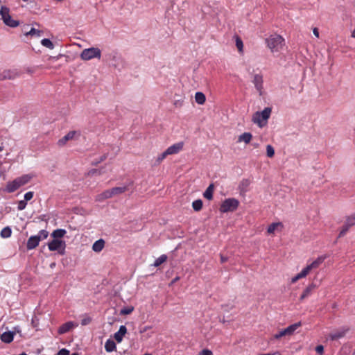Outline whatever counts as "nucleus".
<instances>
[{"label": "nucleus", "instance_id": "f257e3e1", "mask_svg": "<svg viewBox=\"0 0 355 355\" xmlns=\"http://www.w3.org/2000/svg\"><path fill=\"white\" fill-rule=\"evenodd\" d=\"M324 257H319L311 263L307 265L300 273L291 279V283L294 284L299 279L306 277L311 270L318 268L324 261Z\"/></svg>", "mask_w": 355, "mask_h": 355}, {"label": "nucleus", "instance_id": "f03ea898", "mask_svg": "<svg viewBox=\"0 0 355 355\" xmlns=\"http://www.w3.org/2000/svg\"><path fill=\"white\" fill-rule=\"evenodd\" d=\"M268 48L272 51H278L282 48L284 39L279 35H272L266 40Z\"/></svg>", "mask_w": 355, "mask_h": 355}, {"label": "nucleus", "instance_id": "7ed1b4c3", "mask_svg": "<svg viewBox=\"0 0 355 355\" xmlns=\"http://www.w3.org/2000/svg\"><path fill=\"white\" fill-rule=\"evenodd\" d=\"M272 112L271 107H265L261 112H256L252 116V121L257 123L259 127H263L262 121H267Z\"/></svg>", "mask_w": 355, "mask_h": 355}, {"label": "nucleus", "instance_id": "20e7f679", "mask_svg": "<svg viewBox=\"0 0 355 355\" xmlns=\"http://www.w3.org/2000/svg\"><path fill=\"white\" fill-rule=\"evenodd\" d=\"M239 201L234 198H227L220 205V211L223 213L234 211L239 207Z\"/></svg>", "mask_w": 355, "mask_h": 355}, {"label": "nucleus", "instance_id": "39448f33", "mask_svg": "<svg viewBox=\"0 0 355 355\" xmlns=\"http://www.w3.org/2000/svg\"><path fill=\"white\" fill-rule=\"evenodd\" d=\"M101 55V50L97 47H91L84 49L81 54L80 58L83 60H89L92 58H100Z\"/></svg>", "mask_w": 355, "mask_h": 355}, {"label": "nucleus", "instance_id": "423d86ee", "mask_svg": "<svg viewBox=\"0 0 355 355\" xmlns=\"http://www.w3.org/2000/svg\"><path fill=\"white\" fill-rule=\"evenodd\" d=\"M65 246V242L60 239H53L48 243L49 250H58L60 254H64Z\"/></svg>", "mask_w": 355, "mask_h": 355}, {"label": "nucleus", "instance_id": "0eeeda50", "mask_svg": "<svg viewBox=\"0 0 355 355\" xmlns=\"http://www.w3.org/2000/svg\"><path fill=\"white\" fill-rule=\"evenodd\" d=\"M349 329L348 327H343L339 330H337L334 332H332L329 334V338L332 340H336L339 338L344 337L346 334L349 331Z\"/></svg>", "mask_w": 355, "mask_h": 355}, {"label": "nucleus", "instance_id": "6e6552de", "mask_svg": "<svg viewBox=\"0 0 355 355\" xmlns=\"http://www.w3.org/2000/svg\"><path fill=\"white\" fill-rule=\"evenodd\" d=\"M18 76L17 72L12 70H4L0 73V80H13Z\"/></svg>", "mask_w": 355, "mask_h": 355}, {"label": "nucleus", "instance_id": "1a4fd4ad", "mask_svg": "<svg viewBox=\"0 0 355 355\" xmlns=\"http://www.w3.org/2000/svg\"><path fill=\"white\" fill-rule=\"evenodd\" d=\"M255 88L259 92L260 95L263 89V76L261 74H255L252 80Z\"/></svg>", "mask_w": 355, "mask_h": 355}, {"label": "nucleus", "instance_id": "9d476101", "mask_svg": "<svg viewBox=\"0 0 355 355\" xmlns=\"http://www.w3.org/2000/svg\"><path fill=\"white\" fill-rule=\"evenodd\" d=\"M183 148V142L176 143L169 146L166 150V153L169 155H174L179 153Z\"/></svg>", "mask_w": 355, "mask_h": 355}, {"label": "nucleus", "instance_id": "9b49d317", "mask_svg": "<svg viewBox=\"0 0 355 355\" xmlns=\"http://www.w3.org/2000/svg\"><path fill=\"white\" fill-rule=\"evenodd\" d=\"M74 327L75 324L73 322H67L64 323L59 327L58 332L60 335L64 334L71 331Z\"/></svg>", "mask_w": 355, "mask_h": 355}, {"label": "nucleus", "instance_id": "f8f14e48", "mask_svg": "<svg viewBox=\"0 0 355 355\" xmlns=\"http://www.w3.org/2000/svg\"><path fill=\"white\" fill-rule=\"evenodd\" d=\"M19 188L18 182L16 179L13 181L8 182L6 184V187L3 189V191L7 193H12L17 190Z\"/></svg>", "mask_w": 355, "mask_h": 355}, {"label": "nucleus", "instance_id": "ddd939ff", "mask_svg": "<svg viewBox=\"0 0 355 355\" xmlns=\"http://www.w3.org/2000/svg\"><path fill=\"white\" fill-rule=\"evenodd\" d=\"M40 243V238L36 237V236H31L27 241L26 248L27 250H33L35 249Z\"/></svg>", "mask_w": 355, "mask_h": 355}, {"label": "nucleus", "instance_id": "4468645a", "mask_svg": "<svg viewBox=\"0 0 355 355\" xmlns=\"http://www.w3.org/2000/svg\"><path fill=\"white\" fill-rule=\"evenodd\" d=\"M77 133L76 131H69L66 135H64L62 138L60 139L58 141V144L60 146H62L66 144V143L72 139L76 134Z\"/></svg>", "mask_w": 355, "mask_h": 355}, {"label": "nucleus", "instance_id": "2eb2a0df", "mask_svg": "<svg viewBox=\"0 0 355 355\" xmlns=\"http://www.w3.org/2000/svg\"><path fill=\"white\" fill-rule=\"evenodd\" d=\"M127 333V328L124 325H121L119 329L114 335V338L117 343H121L123 340V336Z\"/></svg>", "mask_w": 355, "mask_h": 355}, {"label": "nucleus", "instance_id": "dca6fc26", "mask_svg": "<svg viewBox=\"0 0 355 355\" xmlns=\"http://www.w3.org/2000/svg\"><path fill=\"white\" fill-rule=\"evenodd\" d=\"M282 229V223H271L267 229V233L268 234H274L275 231L280 232Z\"/></svg>", "mask_w": 355, "mask_h": 355}, {"label": "nucleus", "instance_id": "f3484780", "mask_svg": "<svg viewBox=\"0 0 355 355\" xmlns=\"http://www.w3.org/2000/svg\"><path fill=\"white\" fill-rule=\"evenodd\" d=\"M302 324L300 322H296L295 324H293L290 326H288L287 328L284 329V332L286 336H291L293 334V333L300 327H301Z\"/></svg>", "mask_w": 355, "mask_h": 355}, {"label": "nucleus", "instance_id": "a211bd4d", "mask_svg": "<svg viewBox=\"0 0 355 355\" xmlns=\"http://www.w3.org/2000/svg\"><path fill=\"white\" fill-rule=\"evenodd\" d=\"M33 176L30 174L23 175L21 177L15 178L18 182L19 187L25 185L32 179Z\"/></svg>", "mask_w": 355, "mask_h": 355}, {"label": "nucleus", "instance_id": "6ab92c4d", "mask_svg": "<svg viewBox=\"0 0 355 355\" xmlns=\"http://www.w3.org/2000/svg\"><path fill=\"white\" fill-rule=\"evenodd\" d=\"M14 333L11 331H6L1 335V340L5 343H10L13 340Z\"/></svg>", "mask_w": 355, "mask_h": 355}, {"label": "nucleus", "instance_id": "aec40b11", "mask_svg": "<svg viewBox=\"0 0 355 355\" xmlns=\"http://www.w3.org/2000/svg\"><path fill=\"white\" fill-rule=\"evenodd\" d=\"M3 23L10 27L15 28L19 25V21L13 19L10 15H7V17L3 19Z\"/></svg>", "mask_w": 355, "mask_h": 355}, {"label": "nucleus", "instance_id": "412c9836", "mask_svg": "<svg viewBox=\"0 0 355 355\" xmlns=\"http://www.w3.org/2000/svg\"><path fill=\"white\" fill-rule=\"evenodd\" d=\"M315 288V285L314 284H311L309 285L303 291L302 294L301 295L300 300L302 301L304 300L305 298L308 297L309 295H311L313 290Z\"/></svg>", "mask_w": 355, "mask_h": 355}, {"label": "nucleus", "instance_id": "4be33fe9", "mask_svg": "<svg viewBox=\"0 0 355 355\" xmlns=\"http://www.w3.org/2000/svg\"><path fill=\"white\" fill-rule=\"evenodd\" d=\"M112 197L110 189H107L102 192L101 193L96 196V200L98 202L103 201L105 199H108Z\"/></svg>", "mask_w": 355, "mask_h": 355}, {"label": "nucleus", "instance_id": "5701e85b", "mask_svg": "<svg viewBox=\"0 0 355 355\" xmlns=\"http://www.w3.org/2000/svg\"><path fill=\"white\" fill-rule=\"evenodd\" d=\"M252 138V135L250 132H244L238 138V142L243 141L248 144L250 142Z\"/></svg>", "mask_w": 355, "mask_h": 355}, {"label": "nucleus", "instance_id": "b1692460", "mask_svg": "<svg viewBox=\"0 0 355 355\" xmlns=\"http://www.w3.org/2000/svg\"><path fill=\"white\" fill-rule=\"evenodd\" d=\"M105 245V241L103 239H99L94 242V243L92 245V250L94 252H101Z\"/></svg>", "mask_w": 355, "mask_h": 355}, {"label": "nucleus", "instance_id": "393cba45", "mask_svg": "<svg viewBox=\"0 0 355 355\" xmlns=\"http://www.w3.org/2000/svg\"><path fill=\"white\" fill-rule=\"evenodd\" d=\"M128 189V187L127 186H123V187H113L110 189V191H111V194L113 196H116V195L123 193L125 191H126Z\"/></svg>", "mask_w": 355, "mask_h": 355}, {"label": "nucleus", "instance_id": "a878e982", "mask_svg": "<svg viewBox=\"0 0 355 355\" xmlns=\"http://www.w3.org/2000/svg\"><path fill=\"white\" fill-rule=\"evenodd\" d=\"M214 189V184H210L204 192L203 196L207 200H211L213 198Z\"/></svg>", "mask_w": 355, "mask_h": 355}, {"label": "nucleus", "instance_id": "bb28decb", "mask_svg": "<svg viewBox=\"0 0 355 355\" xmlns=\"http://www.w3.org/2000/svg\"><path fill=\"white\" fill-rule=\"evenodd\" d=\"M196 102L199 105H203L206 101L205 95L200 92H198L195 94Z\"/></svg>", "mask_w": 355, "mask_h": 355}, {"label": "nucleus", "instance_id": "cd10ccee", "mask_svg": "<svg viewBox=\"0 0 355 355\" xmlns=\"http://www.w3.org/2000/svg\"><path fill=\"white\" fill-rule=\"evenodd\" d=\"M43 34L42 31L37 30L35 28H31L28 32H26L25 35L26 36H35V37H40Z\"/></svg>", "mask_w": 355, "mask_h": 355}, {"label": "nucleus", "instance_id": "c85d7f7f", "mask_svg": "<svg viewBox=\"0 0 355 355\" xmlns=\"http://www.w3.org/2000/svg\"><path fill=\"white\" fill-rule=\"evenodd\" d=\"M116 347V344L113 340L109 339L105 342V349L107 352H113Z\"/></svg>", "mask_w": 355, "mask_h": 355}, {"label": "nucleus", "instance_id": "c756f323", "mask_svg": "<svg viewBox=\"0 0 355 355\" xmlns=\"http://www.w3.org/2000/svg\"><path fill=\"white\" fill-rule=\"evenodd\" d=\"M66 234V231L63 229H57L53 232L51 236L54 239H58L62 238Z\"/></svg>", "mask_w": 355, "mask_h": 355}, {"label": "nucleus", "instance_id": "7c9ffc66", "mask_svg": "<svg viewBox=\"0 0 355 355\" xmlns=\"http://www.w3.org/2000/svg\"><path fill=\"white\" fill-rule=\"evenodd\" d=\"M202 205H203L202 200L200 199H198L193 202L192 207L195 211H198L202 209Z\"/></svg>", "mask_w": 355, "mask_h": 355}, {"label": "nucleus", "instance_id": "2f4dec72", "mask_svg": "<svg viewBox=\"0 0 355 355\" xmlns=\"http://www.w3.org/2000/svg\"><path fill=\"white\" fill-rule=\"evenodd\" d=\"M167 256L166 254H162L159 257H158L154 262L153 266L158 267L163 263L166 262L167 260Z\"/></svg>", "mask_w": 355, "mask_h": 355}, {"label": "nucleus", "instance_id": "473e14b6", "mask_svg": "<svg viewBox=\"0 0 355 355\" xmlns=\"http://www.w3.org/2000/svg\"><path fill=\"white\" fill-rule=\"evenodd\" d=\"M354 223H347L345 224L341 229L339 234H338V238H340V237H343L344 236L347 232L349 231V230L350 229V227L352 226V225H354Z\"/></svg>", "mask_w": 355, "mask_h": 355}, {"label": "nucleus", "instance_id": "72a5a7b5", "mask_svg": "<svg viewBox=\"0 0 355 355\" xmlns=\"http://www.w3.org/2000/svg\"><path fill=\"white\" fill-rule=\"evenodd\" d=\"M11 229L10 227H6L1 231V236L2 238H9L11 236Z\"/></svg>", "mask_w": 355, "mask_h": 355}, {"label": "nucleus", "instance_id": "f704fd0d", "mask_svg": "<svg viewBox=\"0 0 355 355\" xmlns=\"http://www.w3.org/2000/svg\"><path fill=\"white\" fill-rule=\"evenodd\" d=\"M41 44L46 47V48H49V49H53L54 48V44H53V42L48 38H44L43 40H42L41 41Z\"/></svg>", "mask_w": 355, "mask_h": 355}, {"label": "nucleus", "instance_id": "c9c22d12", "mask_svg": "<svg viewBox=\"0 0 355 355\" xmlns=\"http://www.w3.org/2000/svg\"><path fill=\"white\" fill-rule=\"evenodd\" d=\"M10 10L6 6H1L0 10V15H1V19H4L7 17V15H10L9 14Z\"/></svg>", "mask_w": 355, "mask_h": 355}, {"label": "nucleus", "instance_id": "e433bc0d", "mask_svg": "<svg viewBox=\"0 0 355 355\" xmlns=\"http://www.w3.org/2000/svg\"><path fill=\"white\" fill-rule=\"evenodd\" d=\"M41 220L42 222H49V220H51V222H55L56 218H55L52 214H45L42 216Z\"/></svg>", "mask_w": 355, "mask_h": 355}, {"label": "nucleus", "instance_id": "4c0bfd02", "mask_svg": "<svg viewBox=\"0 0 355 355\" xmlns=\"http://www.w3.org/2000/svg\"><path fill=\"white\" fill-rule=\"evenodd\" d=\"M49 232L46 230H41L39 233L35 235L36 237L40 238V241L46 239L48 237Z\"/></svg>", "mask_w": 355, "mask_h": 355}, {"label": "nucleus", "instance_id": "58836bf2", "mask_svg": "<svg viewBox=\"0 0 355 355\" xmlns=\"http://www.w3.org/2000/svg\"><path fill=\"white\" fill-rule=\"evenodd\" d=\"M236 46L239 52L243 51V43L242 40L239 36H236Z\"/></svg>", "mask_w": 355, "mask_h": 355}, {"label": "nucleus", "instance_id": "ea45409f", "mask_svg": "<svg viewBox=\"0 0 355 355\" xmlns=\"http://www.w3.org/2000/svg\"><path fill=\"white\" fill-rule=\"evenodd\" d=\"M266 155L268 157H272L275 155V149L271 145L266 146Z\"/></svg>", "mask_w": 355, "mask_h": 355}, {"label": "nucleus", "instance_id": "a19ab883", "mask_svg": "<svg viewBox=\"0 0 355 355\" xmlns=\"http://www.w3.org/2000/svg\"><path fill=\"white\" fill-rule=\"evenodd\" d=\"M112 64L113 66H114L115 67H117V65H118L119 61L122 62L121 58L120 56L117 55L116 54L112 55Z\"/></svg>", "mask_w": 355, "mask_h": 355}, {"label": "nucleus", "instance_id": "79ce46f5", "mask_svg": "<svg viewBox=\"0 0 355 355\" xmlns=\"http://www.w3.org/2000/svg\"><path fill=\"white\" fill-rule=\"evenodd\" d=\"M107 157V154H104L102 156H101L98 159H96V160L93 161L92 164L93 166H97L98 164L105 161Z\"/></svg>", "mask_w": 355, "mask_h": 355}, {"label": "nucleus", "instance_id": "37998d69", "mask_svg": "<svg viewBox=\"0 0 355 355\" xmlns=\"http://www.w3.org/2000/svg\"><path fill=\"white\" fill-rule=\"evenodd\" d=\"M101 174H102L101 169L93 168V169L89 170V172H88V175H89V176H92V175H100Z\"/></svg>", "mask_w": 355, "mask_h": 355}, {"label": "nucleus", "instance_id": "c03bdc74", "mask_svg": "<svg viewBox=\"0 0 355 355\" xmlns=\"http://www.w3.org/2000/svg\"><path fill=\"white\" fill-rule=\"evenodd\" d=\"M133 310H134V308L132 306L124 308L121 310V315H128V314H130L133 311Z\"/></svg>", "mask_w": 355, "mask_h": 355}, {"label": "nucleus", "instance_id": "a18cd8bd", "mask_svg": "<svg viewBox=\"0 0 355 355\" xmlns=\"http://www.w3.org/2000/svg\"><path fill=\"white\" fill-rule=\"evenodd\" d=\"M167 155H168L166 153V151L165 150L164 152H163L162 154H160L157 157L156 162L157 164H159L160 162H162L166 157Z\"/></svg>", "mask_w": 355, "mask_h": 355}, {"label": "nucleus", "instance_id": "49530a36", "mask_svg": "<svg viewBox=\"0 0 355 355\" xmlns=\"http://www.w3.org/2000/svg\"><path fill=\"white\" fill-rule=\"evenodd\" d=\"M33 197V191H28L25 193L24 195V200L26 202L31 200Z\"/></svg>", "mask_w": 355, "mask_h": 355}, {"label": "nucleus", "instance_id": "de8ad7c7", "mask_svg": "<svg viewBox=\"0 0 355 355\" xmlns=\"http://www.w3.org/2000/svg\"><path fill=\"white\" fill-rule=\"evenodd\" d=\"M283 336H286V334H285V332H284V329L281 330V331H279L277 334H275V335L273 336L274 338H275V339H277V340H278V339L281 338H282V337H283Z\"/></svg>", "mask_w": 355, "mask_h": 355}, {"label": "nucleus", "instance_id": "09e8293b", "mask_svg": "<svg viewBox=\"0 0 355 355\" xmlns=\"http://www.w3.org/2000/svg\"><path fill=\"white\" fill-rule=\"evenodd\" d=\"M26 205H27V202H26V200H22L19 201L18 209H19V210L24 209L26 207Z\"/></svg>", "mask_w": 355, "mask_h": 355}, {"label": "nucleus", "instance_id": "8fccbe9b", "mask_svg": "<svg viewBox=\"0 0 355 355\" xmlns=\"http://www.w3.org/2000/svg\"><path fill=\"white\" fill-rule=\"evenodd\" d=\"M315 352L320 354V355H322L323 352H324V347L322 345H318L316 347H315Z\"/></svg>", "mask_w": 355, "mask_h": 355}, {"label": "nucleus", "instance_id": "3c124183", "mask_svg": "<svg viewBox=\"0 0 355 355\" xmlns=\"http://www.w3.org/2000/svg\"><path fill=\"white\" fill-rule=\"evenodd\" d=\"M57 355H69V351L67 349L63 348L58 352Z\"/></svg>", "mask_w": 355, "mask_h": 355}, {"label": "nucleus", "instance_id": "603ef678", "mask_svg": "<svg viewBox=\"0 0 355 355\" xmlns=\"http://www.w3.org/2000/svg\"><path fill=\"white\" fill-rule=\"evenodd\" d=\"M198 355H213V353L211 350L205 349Z\"/></svg>", "mask_w": 355, "mask_h": 355}, {"label": "nucleus", "instance_id": "864d4df0", "mask_svg": "<svg viewBox=\"0 0 355 355\" xmlns=\"http://www.w3.org/2000/svg\"><path fill=\"white\" fill-rule=\"evenodd\" d=\"M353 220H355V213L347 216L346 218V222H352Z\"/></svg>", "mask_w": 355, "mask_h": 355}, {"label": "nucleus", "instance_id": "5fc2aeb1", "mask_svg": "<svg viewBox=\"0 0 355 355\" xmlns=\"http://www.w3.org/2000/svg\"><path fill=\"white\" fill-rule=\"evenodd\" d=\"M91 322V318H84L81 321V324L82 325H87L88 324H89Z\"/></svg>", "mask_w": 355, "mask_h": 355}, {"label": "nucleus", "instance_id": "6e6d98bb", "mask_svg": "<svg viewBox=\"0 0 355 355\" xmlns=\"http://www.w3.org/2000/svg\"><path fill=\"white\" fill-rule=\"evenodd\" d=\"M250 184V182L248 180H243L241 183V186L242 187H248V185Z\"/></svg>", "mask_w": 355, "mask_h": 355}, {"label": "nucleus", "instance_id": "4d7b16f0", "mask_svg": "<svg viewBox=\"0 0 355 355\" xmlns=\"http://www.w3.org/2000/svg\"><path fill=\"white\" fill-rule=\"evenodd\" d=\"M151 328H152V327H150V326H146L143 329H140V333H144L146 331L150 329Z\"/></svg>", "mask_w": 355, "mask_h": 355}, {"label": "nucleus", "instance_id": "13d9d810", "mask_svg": "<svg viewBox=\"0 0 355 355\" xmlns=\"http://www.w3.org/2000/svg\"><path fill=\"white\" fill-rule=\"evenodd\" d=\"M313 32L315 36H316L317 37H319V31L317 28H314Z\"/></svg>", "mask_w": 355, "mask_h": 355}, {"label": "nucleus", "instance_id": "bf43d9fd", "mask_svg": "<svg viewBox=\"0 0 355 355\" xmlns=\"http://www.w3.org/2000/svg\"><path fill=\"white\" fill-rule=\"evenodd\" d=\"M227 261V258L226 257H224L223 254H220V262L225 263Z\"/></svg>", "mask_w": 355, "mask_h": 355}, {"label": "nucleus", "instance_id": "052dcab7", "mask_svg": "<svg viewBox=\"0 0 355 355\" xmlns=\"http://www.w3.org/2000/svg\"><path fill=\"white\" fill-rule=\"evenodd\" d=\"M29 25H26L24 26L22 31L24 32V34L26 33V32H28V28Z\"/></svg>", "mask_w": 355, "mask_h": 355}, {"label": "nucleus", "instance_id": "680f3d73", "mask_svg": "<svg viewBox=\"0 0 355 355\" xmlns=\"http://www.w3.org/2000/svg\"><path fill=\"white\" fill-rule=\"evenodd\" d=\"M179 279H180V277H176L173 280V283L178 282Z\"/></svg>", "mask_w": 355, "mask_h": 355}, {"label": "nucleus", "instance_id": "e2e57ef3", "mask_svg": "<svg viewBox=\"0 0 355 355\" xmlns=\"http://www.w3.org/2000/svg\"><path fill=\"white\" fill-rule=\"evenodd\" d=\"M252 146L254 147V148H257L259 146V144L258 143H253L252 144Z\"/></svg>", "mask_w": 355, "mask_h": 355}, {"label": "nucleus", "instance_id": "0e129e2a", "mask_svg": "<svg viewBox=\"0 0 355 355\" xmlns=\"http://www.w3.org/2000/svg\"><path fill=\"white\" fill-rule=\"evenodd\" d=\"M151 336H152V334H148L147 336H146V338H150V337H151Z\"/></svg>", "mask_w": 355, "mask_h": 355}, {"label": "nucleus", "instance_id": "69168bd1", "mask_svg": "<svg viewBox=\"0 0 355 355\" xmlns=\"http://www.w3.org/2000/svg\"><path fill=\"white\" fill-rule=\"evenodd\" d=\"M352 37H355V29L354 30V31L352 32Z\"/></svg>", "mask_w": 355, "mask_h": 355}, {"label": "nucleus", "instance_id": "338daca9", "mask_svg": "<svg viewBox=\"0 0 355 355\" xmlns=\"http://www.w3.org/2000/svg\"><path fill=\"white\" fill-rule=\"evenodd\" d=\"M71 355H78V353H73Z\"/></svg>", "mask_w": 355, "mask_h": 355}, {"label": "nucleus", "instance_id": "774afa93", "mask_svg": "<svg viewBox=\"0 0 355 355\" xmlns=\"http://www.w3.org/2000/svg\"><path fill=\"white\" fill-rule=\"evenodd\" d=\"M144 355H152V354L146 353V354H145Z\"/></svg>", "mask_w": 355, "mask_h": 355}]
</instances>
